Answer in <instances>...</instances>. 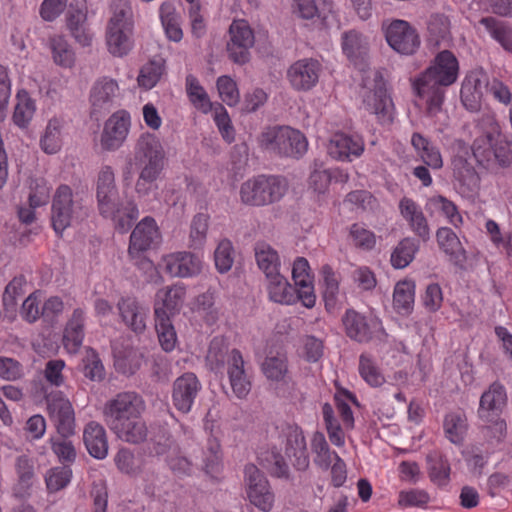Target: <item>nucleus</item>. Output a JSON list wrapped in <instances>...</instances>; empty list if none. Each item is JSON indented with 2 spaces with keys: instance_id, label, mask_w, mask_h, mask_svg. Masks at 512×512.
<instances>
[{
  "instance_id": "nucleus-1",
  "label": "nucleus",
  "mask_w": 512,
  "mask_h": 512,
  "mask_svg": "<svg viewBox=\"0 0 512 512\" xmlns=\"http://www.w3.org/2000/svg\"><path fill=\"white\" fill-rule=\"evenodd\" d=\"M145 409L142 397L133 391L120 392L107 401L103 417L109 429L122 441L139 444L147 438V426L141 418Z\"/></svg>"
},
{
  "instance_id": "nucleus-2",
  "label": "nucleus",
  "mask_w": 512,
  "mask_h": 512,
  "mask_svg": "<svg viewBox=\"0 0 512 512\" xmlns=\"http://www.w3.org/2000/svg\"><path fill=\"white\" fill-rule=\"evenodd\" d=\"M166 161V151L159 137L150 132L142 133L134 144L130 163L139 170L135 182V193L139 199L156 197Z\"/></svg>"
},
{
  "instance_id": "nucleus-3",
  "label": "nucleus",
  "mask_w": 512,
  "mask_h": 512,
  "mask_svg": "<svg viewBox=\"0 0 512 512\" xmlns=\"http://www.w3.org/2000/svg\"><path fill=\"white\" fill-rule=\"evenodd\" d=\"M459 74V63L449 50L439 52L432 64L413 82L416 94L426 100L427 114L436 116L445 98V88L454 84Z\"/></svg>"
},
{
  "instance_id": "nucleus-4",
  "label": "nucleus",
  "mask_w": 512,
  "mask_h": 512,
  "mask_svg": "<svg viewBox=\"0 0 512 512\" xmlns=\"http://www.w3.org/2000/svg\"><path fill=\"white\" fill-rule=\"evenodd\" d=\"M95 191L99 215L112 220L119 233H127L139 217V208L134 200H121L115 173L110 165L102 166L98 172Z\"/></svg>"
},
{
  "instance_id": "nucleus-5",
  "label": "nucleus",
  "mask_w": 512,
  "mask_h": 512,
  "mask_svg": "<svg viewBox=\"0 0 512 512\" xmlns=\"http://www.w3.org/2000/svg\"><path fill=\"white\" fill-rule=\"evenodd\" d=\"M473 156L480 164L508 167L512 162V142L501 133L494 114L485 113L476 119Z\"/></svg>"
},
{
  "instance_id": "nucleus-6",
  "label": "nucleus",
  "mask_w": 512,
  "mask_h": 512,
  "mask_svg": "<svg viewBox=\"0 0 512 512\" xmlns=\"http://www.w3.org/2000/svg\"><path fill=\"white\" fill-rule=\"evenodd\" d=\"M259 147L270 154L285 158H301L307 151L308 142L303 133L290 126L265 127L257 137Z\"/></svg>"
},
{
  "instance_id": "nucleus-7",
  "label": "nucleus",
  "mask_w": 512,
  "mask_h": 512,
  "mask_svg": "<svg viewBox=\"0 0 512 512\" xmlns=\"http://www.w3.org/2000/svg\"><path fill=\"white\" fill-rule=\"evenodd\" d=\"M288 190V181L281 175H257L240 187V199L250 206H266L280 201Z\"/></svg>"
},
{
  "instance_id": "nucleus-8",
  "label": "nucleus",
  "mask_w": 512,
  "mask_h": 512,
  "mask_svg": "<svg viewBox=\"0 0 512 512\" xmlns=\"http://www.w3.org/2000/svg\"><path fill=\"white\" fill-rule=\"evenodd\" d=\"M85 215L82 200L74 197L68 185H60L53 197L51 207V222L54 231L62 234L63 231Z\"/></svg>"
},
{
  "instance_id": "nucleus-9",
  "label": "nucleus",
  "mask_w": 512,
  "mask_h": 512,
  "mask_svg": "<svg viewBox=\"0 0 512 512\" xmlns=\"http://www.w3.org/2000/svg\"><path fill=\"white\" fill-rule=\"evenodd\" d=\"M345 334L352 341L366 344L384 332L381 320L372 314H364L353 308L346 309L342 316Z\"/></svg>"
},
{
  "instance_id": "nucleus-10",
  "label": "nucleus",
  "mask_w": 512,
  "mask_h": 512,
  "mask_svg": "<svg viewBox=\"0 0 512 512\" xmlns=\"http://www.w3.org/2000/svg\"><path fill=\"white\" fill-rule=\"evenodd\" d=\"M382 28L387 44L398 54L410 56L419 49L420 35L408 21L393 19L388 24L383 23Z\"/></svg>"
},
{
  "instance_id": "nucleus-11",
  "label": "nucleus",
  "mask_w": 512,
  "mask_h": 512,
  "mask_svg": "<svg viewBox=\"0 0 512 512\" xmlns=\"http://www.w3.org/2000/svg\"><path fill=\"white\" fill-rule=\"evenodd\" d=\"M244 482L249 502L263 512L271 511L275 495L265 474L249 463L244 467Z\"/></svg>"
},
{
  "instance_id": "nucleus-12",
  "label": "nucleus",
  "mask_w": 512,
  "mask_h": 512,
  "mask_svg": "<svg viewBox=\"0 0 512 512\" xmlns=\"http://www.w3.org/2000/svg\"><path fill=\"white\" fill-rule=\"evenodd\" d=\"M120 88L117 80L109 76L98 77L89 91L90 116L98 120L117 104Z\"/></svg>"
},
{
  "instance_id": "nucleus-13",
  "label": "nucleus",
  "mask_w": 512,
  "mask_h": 512,
  "mask_svg": "<svg viewBox=\"0 0 512 512\" xmlns=\"http://www.w3.org/2000/svg\"><path fill=\"white\" fill-rule=\"evenodd\" d=\"M131 128V116L126 110H117L104 123L100 146L105 152L119 150L127 140Z\"/></svg>"
},
{
  "instance_id": "nucleus-14",
  "label": "nucleus",
  "mask_w": 512,
  "mask_h": 512,
  "mask_svg": "<svg viewBox=\"0 0 512 512\" xmlns=\"http://www.w3.org/2000/svg\"><path fill=\"white\" fill-rule=\"evenodd\" d=\"M161 239L156 220L151 216H146L136 224L131 232L128 254L133 259L140 258L143 253L157 248Z\"/></svg>"
},
{
  "instance_id": "nucleus-15",
  "label": "nucleus",
  "mask_w": 512,
  "mask_h": 512,
  "mask_svg": "<svg viewBox=\"0 0 512 512\" xmlns=\"http://www.w3.org/2000/svg\"><path fill=\"white\" fill-rule=\"evenodd\" d=\"M230 41L227 52L230 60L237 64H245L250 59V48L254 45L253 30L245 20H234L229 27Z\"/></svg>"
},
{
  "instance_id": "nucleus-16",
  "label": "nucleus",
  "mask_w": 512,
  "mask_h": 512,
  "mask_svg": "<svg viewBox=\"0 0 512 512\" xmlns=\"http://www.w3.org/2000/svg\"><path fill=\"white\" fill-rule=\"evenodd\" d=\"M47 410L57 432L62 437L75 433V412L68 398L61 392L52 393L46 398Z\"/></svg>"
},
{
  "instance_id": "nucleus-17",
  "label": "nucleus",
  "mask_w": 512,
  "mask_h": 512,
  "mask_svg": "<svg viewBox=\"0 0 512 512\" xmlns=\"http://www.w3.org/2000/svg\"><path fill=\"white\" fill-rule=\"evenodd\" d=\"M202 389V384L196 374L185 372L177 377L172 385V403L181 413L191 411L196 398Z\"/></svg>"
},
{
  "instance_id": "nucleus-18",
  "label": "nucleus",
  "mask_w": 512,
  "mask_h": 512,
  "mask_svg": "<svg viewBox=\"0 0 512 512\" xmlns=\"http://www.w3.org/2000/svg\"><path fill=\"white\" fill-rule=\"evenodd\" d=\"M160 266L171 277L189 278L201 272L202 261L194 253L180 251L163 256Z\"/></svg>"
},
{
  "instance_id": "nucleus-19",
  "label": "nucleus",
  "mask_w": 512,
  "mask_h": 512,
  "mask_svg": "<svg viewBox=\"0 0 512 512\" xmlns=\"http://www.w3.org/2000/svg\"><path fill=\"white\" fill-rule=\"evenodd\" d=\"M322 66L313 58H304L294 62L287 70V78L293 89L308 91L319 81Z\"/></svg>"
},
{
  "instance_id": "nucleus-20",
  "label": "nucleus",
  "mask_w": 512,
  "mask_h": 512,
  "mask_svg": "<svg viewBox=\"0 0 512 512\" xmlns=\"http://www.w3.org/2000/svg\"><path fill=\"white\" fill-rule=\"evenodd\" d=\"M365 149L364 139L358 134L335 133L327 145L328 154L335 160L352 162Z\"/></svg>"
},
{
  "instance_id": "nucleus-21",
  "label": "nucleus",
  "mask_w": 512,
  "mask_h": 512,
  "mask_svg": "<svg viewBox=\"0 0 512 512\" xmlns=\"http://www.w3.org/2000/svg\"><path fill=\"white\" fill-rule=\"evenodd\" d=\"M285 437V455L298 471H305L310 464L306 439L298 425H287L283 430Z\"/></svg>"
},
{
  "instance_id": "nucleus-22",
  "label": "nucleus",
  "mask_w": 512,
  "mask_h": 512,
  "mask_svg": "<svg viewBox=\"0 0 512 512\" xmlns=\"http://www.w3.org/2000/svg\"><path fill=\"white\" fill-rule=\"evenodd\" d=\"M261 371L266 379L276 385L278 394H280V386H288L291 381L289 371V361L286 351L269 350L261 363Z\"/></svg>"
},
{
  "instance_id": "nucleus-23",
  "label": "nucleus",
  "mask_w": 512,
  "mask_h": 512,
  "mask_svg": "<svg viewBox=\"0 0 512 512\" xmlns=\"http://www.w3.org/2000/svg\"><path fill=\"white\" fill-rule=\"evenodd\" d=\"M365 109L374 114L381 125H389L394 120V104L384 83H376L363 100Z\"/></svg>"
},
{
  "instance_id": "nucleus-24",
  "label": "nucleus",
  "mask_w": 512,
  "mask_h": 512,
  "mask_svg": "<svg viewBox=\"0 0 512 512\" xmlns=\"http://www.w3.org/2000/svg\"><path fill=\"white\" fill-rule=\"evenodd\" d=\"M242 353L232 349L227 356V374L231 389L238 399H245L251 391V377L244 367Z\"/></svg>"
},
{
  "instance_id": "nucleus-25",
  "label": "nucleus",
  "mask_w": 512,
  "mask_h": 512,
  "mask_svg": "<svg viewBox=\"0 0 512 512\" xmlns=\"http://www.w3.org/2000/svg\"><path fill=\"white\" fill-rule=\"evenodd\" d=\"M119 316L124 325L137 335L146 330L149 308L135 297H121L117 303Z\"/></svg>"
},
{
  "instance_id": "nucleus-26",
  "label": "nucleus",
  "mask_w": 512,
  "mask_h": 512,
  "mask_svg": "<svg viewBox=\"0 0 512 512\" xmlns=\"http://www.w3.org/2000/svg\"><path fill=\"white\" fill-rule=\"evenodd\" d=\"M398 207L401 216L407 221L411 231L420 240L427 242L431 237V230L419 204L411 198L403 197L400 199Z\"/></svg>"
},
{
  "instance_id": "nucleus-27",
  "label": "nucleus",
  "mask_w": 512,
  "mask_h": 512,
  "mask_svg": "<svg viewBox=\"0 0 512 512\" xmlns=\"http://www.w3.org/2000/svg\"><path fill=\"white\" fill-rule=\"evenodd\" d=\"M341 47L349 61L359 70H364L369 50L366 37L357 30L345 31L341 37Z\"/></svg>"
},
{
  "instance_id": "nucleus-28",
  "label": "nucleus",
  "mask_w": 512,
  "mask_h": 512,
  "mask_svg": "<svg viewBox=\"0 0 512 512\" xmlns=\"http://www.w3.org/2000/svg\"><path fill=\"white\" fill-rule=\"evenodd\" d=\"M453 184L462 196H471L479 186V176L470 161L461 158L451 159Z\"/></svg>"
},
{
  "instance_id": "nucleus-29",
  "label": "nucleus",
  "mask_w": 512,
  "mask_h": 512,
  "mask_svg": "<svg viewBox=\"0 0 512 512\" xmlns=\"http://www.w3.org/2000/svg\"><path fill=\"white\" fill-rule=\"evenodd\" d=\"M292 279L299 290V297L302 304L307 308H312L316 302L314 287L310 274V265L306 258L297 257L292 266Z\"/></svg>"
},
{
  "instance_id": "nucleus-30",
  "label": "nucleus",
  "mask_w": 512,
  "mask_h": 512,
  "mask_svg": "<svg viewBox=\"0 0 512 512\" xmlns=\"http://www.w3.org/2000/svg\"><path fill=\"white\" fill-rule=\"evenodd\" d=\"M294 13L320 28H327L332 15V5L331 2H323L322 6H319L315 0H294Z\"/></svg>"
},
{
  "instance_id": "nucleus-31",
  "label": "nucleus",
  "mask_w": 512,
  "mask_h": 512,
  "mask_svg": "<svg viewBox=\"0 0 512 512\" xmlns=\"http://www.w3.org/2000/svg\"><path fill=\"white\" fill-rule=\"evenodd\" d=\"M506 391L502 384L495 382L480 398L478 415L484 421H492L499 417L506 403Z\"/></svg>"
},
{
  "instance_id": "nucleus-32",
  "label": "nucleus",
  "mask_w": 512,
  "mask_h": 512,
  "mask_svg": "<svg viewBox=\"0 0 512 512\" xmlns=\"http://www.w3.org/2000/svg\"><path fill=\"white\" fill-rule=\"evenodd\" d=\"M86 319V311L83 308H76L66 323L63 342L71 353H77L83 344Z\"/></svg>"
},
{
  "instance_id": "nucleus-33",
  "label": "nucleus",
  "mask_w": 512,
  "mask_h": 512,
  "mask_svg": "<svg viewBox=\"0 0 512 512\" xmlns=\"http://www.w3.org/2000/svg\"><path fill=\"white\" fill-rule=\"evenodd\" d=\"M267 292L271 301L291 305L300 301L299 290L292 286L280 272L267 277Z\"/></svg>"
},
{
  "instance_id": "nucleus-34",
  "label": "nucleus",
  "mask_w": 512,
  "mask_h": 512,
  "mask_svg": "<svg viewBox=\"0 0 512 512\" xmlns=\"http://www.w3.org/2000/svg\"><path fill=\"white\" fill-rule=\"evenodd\" d=\"M83 441L88 453L95 459H104L108 454V440L105 428L96 421L86 424Z\"/></svg>"
},
{
  "instance_id": "nucleus-35",
  "label": "nucleus",
  "mask_w": 512,
  "mask_h": 512,
  "mask_svg": "<svg viewBox=\"0 0 512 512\" xmlns=\"http://www.w3.org/2000/svg\"><path fill=\"white\" fill-rule=\"evenodd\" d=\"M87 10L84 5L74 8L72 4L66 13V25L71 36L81 46H89L92 42V34L87 28Z\"/></svg>"
},
{
  "instance_id": "nucleus-36",
  "label": "nucleus",
  "mask_w": 512,
  "mask_h": 512,
  "mask_svg": "<svg viewBox=\"0 0 512 512\" xmlns=\"http://www.w3.org/2000/svg\"><path fill=\"white\" fill-rule=\"evenodd\" d=\"M436 239L440 249L449 256L450 261L456 266H462L466 255L456 233L449 227H440L436 232Z\"/></svg>"
},
{
  "instance_id": "nucleus-37",
  "label": "nucleus",
  "mask_w": 512,
  "mask_h": 512,
  "mask_svg": "<svg viewBox=\"0 0 512 512\" xmlns=\"http://www.w3.org/2000/svg\"><path fill=\"white\" fill-rule=\"evenodd\" d=\"M155 329L157 332L159 344L165 352H171L175 349L178 342L176 330L172 324L170 317L163 308L156 306Z\"/></svg>"
},
{
  "instance_id": "nucleus-38",
  "label": "nucleus",
  "mask_w": 512,
  "mask_h": 512,
  "mask_svg": "<svg viewBox=\"0 0 512 512\" xmlns=\"http://www.w3.org/2000/svg\"><path fill=\"white\" fill-rule=\"evenodd\" d=\"M420 250V239L405 237L394 247L390 262L395 269H404L415 259Z\"/></svg>"
},
{
  "instance_id": "nucleus-39",
  "label": "nucleus",
  "mask_w": 512,
  "mask_h": 512,
  "mask_svg": "<svg viewBox=\"0 0 512 512\" xmlns=\"http://www.w3.org/2000/svg\"><path fill=\"white\" fill-rule=\"evenodd\" d=\"M254 251L257 265L266 278L280 272L281 261L278 252L268 243H256Z\"/></svg>"
},
{
  "instance_id": "nucleus-40",
  "label": "nucleus",
  "mask_w": 512,
  "mask_h": 512,
  "mask_svg": "<svg viewBox=\"0 0 512 512\" xmlns=\"http://www.w3.org/2000/svg\"><path fill=\"white\" fill-rule=\"evenodd\" d=\"M132 29L107 27L106 41L108 51L115 57H123L132 49Z\"/></svg>"
},
{
  "instance_id": "nucleus-41",
  "label": "nucleus",
  "mask_w": 512,
  "mask_h": 512,
  "mask_svg": "<svg viewBox=\"0 0 512 512\" xmlns=\"http://www.w3.org/2000/svg\"><path fill=\"white\" fill-rule=\"evenodd\" d=\"M411 144L427 166L432 169L442 168L443 160L441 153L428 138L418 132H415L412 134Z\"/></svg>"
},
{
  "instance_id": "nucleus-42",
  "label": "nucleus",
  "mask_w": 512,
  "mask_h": 512,
  "mask_svg": "<svg viewBox=\"0 0 512 512\" xmlns=\"http://www.w3.org/2000/svg\"><path fill=\"white\" fill-rule=\"evenodd\" d=\"M479 23L505 51L512 53V28L507 23L492 16L482 17Z\"/></svg>"
},
{
  "instance_id": "nucleus-43",
  "label": "nucleus",
  "mask_w": 512,
  "mask_h": 512,
  "mask_svg": "<svg viewBox=\"0 0 512 512\" xmlns=\"http://www.w3.org/2000/svg\"><path fill=\"white\" fill-rule=\"evenodd\" d=\"M415 282L411 280L399 281L393 293V306L401 315H409L414 306Z\"/></svg>"
},
{
  "instance_id": "nucleus-44",
  "label": "nucleus",
  "mask_w": 512,
  "mask_h": 512,
  "mask_svg": "<svg viewBox=\"0 0 512 512\" xmlns=\"http://www.w3.org/2000/svg\"><path fill=\"white\" fill-rule=\"evenodd\" d=\"M49 48L53 61L63 68H71L75 63V53L68 41L60 35L49 38Z\"/></svg>"
},
{
  "instance_id": "nucleus-45",
  "label": "nucleus",
  "mask_w": 512,
  "mask_h": 512,
  "mask_svg": "<svg viewBox=\"0 0 512 512\" xmlns=\"http://www.w3.org/2000/svg\"><path fill=\"white\" fill-rule=\"evenodd\" d=\"M186 290L181 285H173L166 289L160 290L157 293V298L161 300V306L159 303L155 304L167 311L168 316L175 315L179 312L184 302Z\"/></svg>"
},
{
  "instance_id": "nucleus-46",
  "label": "nucleus",
  "mask_w": 512,
  "mask_h": 512,
  "mask_svg": "<svg viewBox=\"0 0 512 512\" xmlns=\"http://www.w3.org/2000/svg\"><path fill=\"white\" fill-rule=\"evenodd\" d=\"M165 72V60L162 58L152 59L140 69L137 81L138 85L145 90H150L157 85Z\"/></svg>"
},
{
  "instance_id": "nucleus-47",
  "label": "nucleus",
  "mask_w": 512,
  "mask_h": 512,
  "mask_svg": "<svg viewBox=\"0 0 512 512\" xmlns=\"http://www.w3.org/2000/svg\"><path fill=\"white\" fill-rule=\"evenodd\" d=\"M160 19L165 34L169 40L179 42L183 38V31L180 26L179 16L170 3H163L160 6Z\"/></svg>"
},
{
  "instance_id": "nucleus-48",
  "label": "nucleus",
  "mask_w": 512,
  "mask_h": 512,
  "mask_svg": "<svg viewBox=\"0 0 512 512\" xmlns=\"http://www.w3.org/2000/svg\"><path fill=\"white\" fill-rule=\"evenodd\" d=\"M428 460V474L430 480L439 487L447 486L450 482L451 467L447 458L439 455H429Z\"/></svg>"
},
{
  "instance_id": "nucleus-49",
  "label": "nucleus",
  "mask_w": 512,
  "mask_h": 512,
  "mask_svg": "<svg viewBox=\"0 0 512 512\" xmlns=\"http://www.w3.org/2000/svg\"><path fill=\"white\" fill-rule=\"evenodd\" d=\"M444 431L448 440L455 445H462L467 431L466 418L461 413H450L444 419Z\"/></svg>"
},
{
  "instance_id": "nucleus-50",
  "label": "nucleus",
  "mask_w": 512,
  "mask_h": 512,
  "mask_svg": "<svg viewBox=\"0 0 512 512\" xmlns=\"http://www.w3.org/2000/svg\"><path fill=\"white\" fill-rule=\"evenodd\" d=\"M17 99L18 103L14 109L13 121L18 127L25 128L34 116L35 101L24 90L17 93Z\"/></svg>"
},
{
  "instance_id": "nucleus-51",
  "label": "nucleus",
  "mask_w": 512,
  "mask_h": 512,
  "mask_svg": "<svg viewBox=\"0 0 512 512\" xmlns=\"http://www.w3.org/2000/svg\"><path fill=\"white\" fill-rule=\"evenodd\" d=\"M112 17L108 27L133 29V12L130 0H112Z\"/></svg>"
},
{
  "instance_id": "nucleus-52",
  "label": "nucleus",
  "mask_w": 512,
  "mask_h": 512,
  "mask_svg": "<svg viewBox=\"0 0 512 512\" xmlns=\"http://www.w3.org/2000/svg\"><path fill=\"white\" fill-rule=\"evenodd\" d=\"M82 372L91 381L100 382L105 378V369L99 354L91 347L85 348V356L82 359Z\"/></svg>"
},
{
  "instance_id": "nucleus-53",
  "label": "nucleus",
  "mask_w": 512,
  "mask_h": 512,
  "mask_svg": "<svg viewBox=\"0 0 512 512\" xmlns=\"http://www.w3.org/2000/svg\"><path fill=\"white\" fill-rule=\"evenodd\" d=\"M311 448L315 453L314 463L323 470H328L334 460V452L331 451L322 432H315L311 440Z\"/></svg>"
},
{
  "instance_id": "nucleus-54",
  "label": "nucleus",
  "mask_w": 512,
  "mask_h": 512,
  "mask_svg": "<svg viewBox=\"0 0 512 512\" xmlns=\"http://www.w3.org/2000/svg\"><path fill=\"white\" fill-rule=\"evenodd\" d=\"M186 92L189 100L197 109H201L205 113L211 110L212 103L207 92L192 74L186 76Z\"/></svg>"
},
{
  "instance_id": "nucleus-55",
  "label": "nucleus",
  "mask_w": 512,
  "mask_h": 512,
  "mask_svg": "<svg viewBox=\"0 0 512 512\" xmlns=\"http://www.w3.org/2000/svg\"><path fill=\"white\" fill-rule=\"evenodd\" d=\"M62 146L61 126L57 119H51L40 139V147L46 154H56Z\"/></svg>"
},
{
  "instance_id": "nucleus-56",
  "label": "nucleus",
  "mask_w": 512,
  "mask_h": 512,
  "mask_svg": "<svg viewBox=\"0 0 512 512\" xmlns=\"http://www.w3.org/2000/svg\"><path fill=\"white\" fill-rule=\"evenodd\" d=\"M358 370L362 379L372 387H379L385 382V378L375 361L368 354L360 355Z\"/></svg>"
},
{
  "instance_id": "nucleus-57",
  "label": "nucleus",
  "mask_w": 512,
  "mask_h": 512,
  "mask_svg": "<svg viewBox=\"0 0 512 512\" xmlns=\"http://www.w3.org/2000/svg\"><path fill=\"white\" fill-rule=\"evenodd\" d=\"M334 401L346 429L354 428V416L348 401L358 404L356 396L348 390L334 395Z\"/></svg>"
},
{
  "instance_id": "nucleus-58",
  "label": "nucleus",
  "mask_w": 512,
  "mask_h": 512,
  "mask_svg": "<svg viewBox=\"0 0 512 512\" xmlns=\"http://www.w3.org/2000/svg\"><path fill=\"white\" fill-rule=\"evenodd\" d=\"M349 237L355 247L365 251L372 250L376 245L375 233L367 229L364 224H352L349 229Z\"/></svg>"
},
{
  "instance_id": "nucleus-59",
  "label": "nucleus",
  "mask_w": 512,
  "mask_h": 512,
  "mask_svg": "<svg viewBox=\"0 0 512 512\" xmlns=\"http://www.w3.org/2000/svg\"><path fill=\"white\" fill-rule=\"evenodd\" d=\"M152 442L157 455L168 456L171 453L179 452V444L165 427L158 429L152 438Z\"/></svg>"
},
{
  "instance_id": "nucleus-60",
  "label": "nucleus",
  "mask_w": 512,
  "mask_h": 512,
  "mask_svg": "<svg viewBox=\"0 0 512 512\" xmlns=\"http://www.w3.org/2000/svg\"><path fill=\"white\" fill-rule=\"evenodd\" d=\"M209 216L204 213L196 214L190 225V247L201 248L206 240Z\"/></svg>"
},
{
  "instance_id": "nucleus-61",
  "label": "nucleus",
  "mask_w": 512,
  "mask_h": 512,
  "mask_svg": "<svg viewBox=\"0 0 512 512\" xmlns=\"http://www.w3.org/2000/svg\"><path fill=\"white\" fill-rule=\"evenodd\" d=\"M215 267L219 273L228 272L234 263V248L230 240H222L214 252Z\"/></svg>"
},
{
  "instance_id": "nucleus-62",
  "label": "nucleus",
  "mask_w": 512,
  "mask_h": 512,
  "mask_svg": "<svg viewBox=\"0 0 512 512\" xmlns=\"http://www.w3.org/2000/svg\"><path fill=\"white\" fill-rule=\"evenodd\" d=\"M68 438L59 436L56 438L51 437L49 440L52 451L63 464H72L76 460V449Z\"/></svg>"
},
{
  "instance_id": "nucleus-63",
  "label": "nucleus",
  "mask_w": 512,
  "mask_h": 512,
  "mask_svg": "<svg viewBox=\"0 0 512 512\" xmlns=\"http://www.w3.org/2000/svg\"><path fill=\"white\" fill-rule=\"evenodd\" d=\"M71 477L72 470L68 465L55 467L46 476L47 489L51 492H57L69 484Z\"/></svg>"
},
{
  "instance_id": "nucleus-64",
  "label": "nucleus",
  "mask_w": 512,
  "mask_h": 512,
  "mask_svg": "<svg viewBox=\"0 0 512 512\" xmlns=\"http://www.w3.org/2000/svg\"><path fill=\"white\" fill-rule=\"evenodd\" d=\"M220 98L228 106H234L239 102L240 95L235 81L226 75L220 76L216 82Z\"/></svg>"
}]
</instances>
